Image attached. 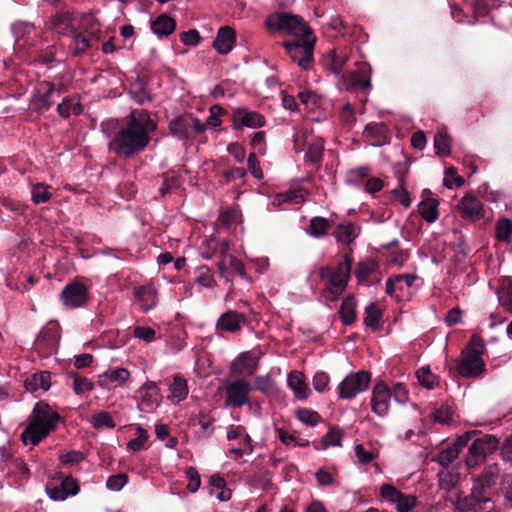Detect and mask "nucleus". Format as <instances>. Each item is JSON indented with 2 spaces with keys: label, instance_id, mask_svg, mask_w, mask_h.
<instances>
[{
  "label": "nucleus",
  "instance_id": "18",
  "mask_svg": "<svg viewBox=\"0 0 512 512\" xmlns=\"http://www.w3.org/2000/svg\"><path fill=\"white\" fill-rule=\"evenodd\" d=\"M391 398V389L384 381L375 384L371 395L372 411L378 416H386L389 411V401Z\"/></svg>",
  "mask_w": 512,
  "mask_h": 512
},
{
  "label": "nucleus",
  "instance_id": "55",
  "mask_svg": "<svg viewBox=\"0 0 512 512\" xmlns=\"http://www.w3.org/2000/svg\"><path fill=\"white\" fill-rule=\"evenodd\" d=\"M459 455V449L457 447L449 446L437 455L438 463L443 467H448Z\"/></svg>",
  "mask_w": 512,
  "mask_h": 512
},
{
  "label": "nucleus",
  "instance_id": "28",
  "mask_svg": "<svg viewBox=\"0 0 512 512\" xmlns=\"http://www.w3.org/2000/svg\"><path fill=\"white\" fill-rule=\"evenodd\" d=\"M408 172L407 167H403L401 164L395 166V174L398 179V186L392 190V194L397 198L399 203L407 208L411 204L410 194L405 188L406 174Z\"/></svg>",
  "mask_w": 512,
  "mask_h": 512
},
{
  "label": "nucleus",
  "instance_id": "35",
  "mask_svg": "<svg viewBox=\"0 0 512 512\" xmlns=\"http://www.w3.org/2000/svg\"><path fill=\"white\" fill-rule=\"evenodd\" d=\"M359 233L360 228L355 224L348 222L337 225L334 236L338 242L351 244L358 237Z\"/></svg>",
  "mask_w": 512,
  "mask_h": 512
},
{
  "label": "nucleus",
  "instance_id": "1",
  "mask_svg": "<svg viewBox=\"0 0 512 512\" xmlns=\"http://www.w3.org/2000/svg\"><path fill=\"white\" fill-rule=\"evenodd\" d=\"M265 27L270 34L285 32L287 36L292 37L291 40L282 42L286 54L304 69L312 66L316 37L301 17L285 12H274L265 19Z\"/></svg>",
  "mask_w": 512,
  "mask_h": 512
},
{
  "label": "nucleus",
  "instance_id": "45",
  "mask_svg": "<svg viewBox=\"0 0 512 512\" xmlns=\"http://www.w3.org/2000/svg\"><path fill=\"white\" fill-rule=\"evenodd\" d=\"M436 154L443 157L450 154V137L446 132L439 131L434 136Z\"/></svg>",
  "mask_w": 512,
  "mask_h": 512
},
{
  "label": "nucleus",
  "instance_id": "44",
  "mask_svg": "<svg viewBox=\"0 0 512 512\" xmlns=\"http://www.w3.org/2000/svg\"><path fill=\"white\" fill-rule=\"evenodd\" d=\"M382 318V312L376 303L369 304L365 309L364 324L367 327L375 329Z\"/></svg>",
  "mask_w": 512,
  "mask_h": 512
},
{
  "label": "nucleus",
  "instance_id": "14",
  "mask_svg": "<svg viewBox=\"0 0 512 512\" xmlns=\"http://www.w3.org/2000/svg\"><path fill=\"white\" fill-rule=\"evenodd\" d=\"M457 211L461 218L471 222H477L485 217L483 203L471 193H466L460 200Z\"/></svg>",
  "mask_w": 512,
  "mask_h": 512
},
{
  "label": "nucleus",
  "instance_id": "24",
  "mask_svg": "<svg viewBox=\"0 0 512 512\" xmlns=\"http://www.w3.org/2000/svg\"><path fill=\"white\" fill-rule=\"evenodd\" d=\"M140 392V406L143 410L153 409L159 406L161 401L160 390L157 384L153 381L145 382L139 390Z\"/></svg>",
  "mask_w": 512,
  "mask_h": 512
},
{
  "label": "nucleus",
  "instance_id": "23",
  "mask_svg": "<svg viewBox=\"0 0 512 512\" xmlns=\"http://www.w3.org/2000/svg\"><path fill=\"white\" fill-rule=\"evenodd\" d=\"M228 250V242L226 240H220L217 237L205 239L199 248L201 256L206 259H211L218 255L223 259V257H226Z\"/></svg>",
  "mask_w": 512,
  "mask_h": 512
},
{
  "label": "nucleus",
  "instance_id": "54",
  "mask_svg": "<svg viewBox=\"0 0 512 512\" xmlns=\"http://www.w3.org/2000/svg\"><path fill=\"white\" fill-rule=\"evenodd\" d=\"M278 435H279V439L281 440V442L283 444H285L286 446L292 445L294 447H296V446L308 447L310 445L309 440L298 438L295 435L289 434L288 432H286L282 429L278 430Z\"/></svg>",
  "mask_w": 512,
  "mask_h": 512
},
{
  "label": "nucleus",
  "instance_id": "48",
  "mask_svg": "<svg viewBox=\"0 0 512 512\" xmlns=\"http://www.w3.org/2000/svg\"><path fill=\"white\" fill-rule=\"evenodd\" d=\"M295 416L302 423L309 426H315L321 421L319 413L308 408H298L295 411Z\"/></svg>",
  "mask_w": 512,
  "mask_h": 512
},
{
  "label": "nucleus",
  "instance_id": "6",
  "mask_svg": "<svg viewBox=\"0 0 512 512\" xmlns=\"http://www.w3.org/2000/svg\"><path fill=\"white\" fill-rule=\"evenodd\" d=\"M353 265V257L351 254L343 255V262H340L336 268L324 266L319 270V277L327 279L328 285L331 287V293L336 296L341 294L347 287L350 279L351 269Z\"/></svg>",
  "mask_w": 512,
  "mask_h": 512
},
{
  "label": "nucleus",
  "instance_id": "50",
  "mask_svg": "<svg viewBox=\"0 0 512 512\" xmlns=\"http://www.w3.org/2000/svg\"><path fill=\"white\" fill-rule=\"evenodd\" d=\"M195 281L206 288H211L216 283L208 266H200L197 268Z\"/></svg>",
  "mask_w": 512,
  "mask_h": 512
},
{
  "label": "nucleus",
  "instance_id": "29",
  "mask_svg": "<svg viewBox=\"0 0 512 512\" xmlns=\"http://www.w3.org/2000/svg\"><path fill=\"white\" fill-rule=\"evenodd\" d=\"M363 136L372 145L380 146L388 141V129L384 123H369L365 126Z\"/></svg>",
  "mask_w": 512,
  "mask_h": 512
},
{
  "label": "nucleus",
  "instance_id": "43",
  "mask_svg": "<svg viewBox=\"0 0 512 512\" xmlns=\"http://www.w3.org/2000/svg\"><path fill=\"white\" fill-rule=\"evenodd\" d=\"M68 376L73 378V391L77 395L91 391L94 387L92 381L86 377L80 376L77 372L71 371L68 373Z\"/></svg>",
  "mask_w": 512,
  "mask_h": 512
},
{
  "label": "nucleus",
  "instance_id": "31",
  "mask_svg": "<svg viewBox=\"0 0 512 512\" xmlns=\"http://www.w3.org/2000/svg\"><path fill=\"white\" fill-rule=\"evenodd\" d=\"M287 383L289 388L294 392L296 399H307L310 390L305 382V376L300 371H291L288 375Z\"/></svg>",
  "mask_w": 512,
  "mask_h": 512
},
{
  "label": "nucleus",
  "instance_id": "60",
  "mask_svg": "<svg viewBox=\"0 0 512 512\" xmlns=\"http://www.w3.org/2000/svg\"><path fill=\"white\" fill-rule=\"evenodd\" d=\"M164 179L159 187V194L161 197H165L169 194L173 189L179 187V179L176 176H168L166 174L163 175Z\"/></svg>",
  "mask_w": 512,
  "mask_h": 512
},
{
  "label": "nucleus",
  "instance_id": "51",
  "mask_svg": "<svg viewBox=\"0 0 512 512\" xmlns=\"http://www.w3.org/2000/svg\"><path fill=\"white\" fill-rule=\"evenodd\" d=\"M512 236V221L508 218H501L496 224V237L501 241H509Z\"/></svg>",
  "mask_w": 512,
  "mask_h": 512
},
{
  "label": "nucleus",
  "instance_id": "25",
  "mask_svg": "<svg viewBox=\"0 0 512 512\" xmlns=\"http://www.w3.org/2000/svg\"><path fill=\"white\" fill-rule=\"evenodd\" d=\"M130 377L126 368L108 369L99 376L98 384L106 389L123 385Z\"/></svg>",
  "mask_w": 512,
  "mask_h": 512
},
{
  "label": "nucleus",
  "instance_id": "42",
  "mask_svg": "<svg viewBox=\"0 0 512 512\" xmlns=\"http://www.w3.org/2000/svg\"><path fill=\"white\" fill-rule=\"evenodd\" d=\"M324 147L320 142L309 143L305 154V160L315 166H320L323 158Z\"/></svg>",
  "mask_w": 512,
  "mask_h": 512
},
{
  "label": "nucleus",
  "instance_id": "2",
  "mask_svg": "<svg viewBox=\"0 0 512 512\" xmlns=\"http://www.w3.org/2000/svg\"><path fill=\"white\" fill-rule=\"evenodd\" d=\"M157 130V123L144 109H135L127 116L125 124L114 134L108 149L117 156L130 159L143 152L151 142V133Z\"/></svg>",
  "mask_w": 512,
  "mask_h": 512
},
{
  "label": "nucleus",
  "instance_id": "57",
  "mask_svg": "<svg viewBox=\"0 0 512 512\" xmlns=\"http://www.w3.org/2000/svg\"><path fill=\"white\" fill-rule=\"evenodd\" d=\"M433 418L435 422L441 423V424H450L452 419V411L448 405L442 404L440 407L435 408L433 413Z\"/></svg>",
  "mask_w": 512,
  "mask_h": 512
},
{
  "label": "nucleus",
  "instance_id": "4",
  "mask_svg": "<svg viewBox=\"0 0 512 512\" xmlns=\"http://www.w3.org/2000/svg\"><path fill=\"white\" fill-rule=\"evenodd\" d=\"M485 351L482 338L473 334L468 344L462 349L461 357L457 362L456 370L464 378H476L485 372V362L481 355Z\"/></svg>",
  "mask_w": 512,
  "mask_h": 512
},
{
  "label": "nucleus",
  "instance_id": "8",
  "mask_svg": "<svg viewBox=\"0 0 512 512\" xmlns=\"http://www.w3.org/2000/svg\"><path fill=\"white\" fill-rule=\"evenodd\" d=\"M371 381V373L367 370H360L348 374L339 384V397L341 399L351 400L358 393L368 389Z\"/></svg>",
  "mask_w": 512,
  "mask_h": 512
},
{
  "label": "nucleus",
  "instance_id": "63",
  "mask_svg": "<svg viewBox=\"0 0 512 512\" xmlns=\"http://www.w3.org/2000/svg\"><path fill=\"white\" fill-rule=\"evenodd\" d=\"M391 397L400 404H404L409 399V393L405 385L402 383H395L391 389Z\"/></svg>",
  "mask_w": 512,
  "mask_h": 512
},
{
  "label": "nucleus",
  "instance_id": "11",
  "mask_svg": "<svg viewBox=\"0 0 512 512\" xmlns=\"http://www.w3.org/2000/svg\"><path fill=\"white\" fill-rule=\"evenodd\" d=\"M380 496L395 504L397 512H410L418 505L415 495L405 494L389 483L380 487Z\"/></svg>",
  "mask_w": 512,
  "mask_h": 512
},
{
  "label": "nucleus",
  "instance_id": "21",
  "mask_svg": "<svg viewBox=\"0 0 512 512\" xmlns=\"http://www.w3.org/2000/svg\"><path fill=\"white\" fill-rule=\"evenodd\" d=\"M247 319L244 314L229 310L223 313L216 322L218 331L236 333L243 325H246Z\"/></svg>",
  "mask_w": 512,
  "mask_h": 512
},
{
  "label": "nucleus",
  "instance_id": "13",
  "mask_svg": "<svg viewBox=\"0 0 512 512\" xmlns=\"http://www.w3.org/2000/svg\"><path fill=\"white\" fill-rule=\"evenodd\" d=\"M501 469L497 463L486 465L480 474L472 476V487L483 494L491 496V490L494 488L500 478Z\"/></svg>",
  "mask_w": 512,
  "mask_h": 512
},
{
  "label": "nucleus",
  "instance_id": "20",
  "mask_svg": "<svg viewBox=\"0 0 512 512\" xmlns=\"http://www.w3.org/2000/svg\"><path fill=\"white\" fill-rule=\"evenodd\" d=\"M379 271V264L372 258L357 263L354 274L360 284L371 286L380 282V277L375 278Z\"/></svg>",
  "mask_w": 512,
  "mask_h": 512
},
{
  "label": "nucleus",
  "instance_id": "38",
  "mask_svg": "<svg viewBox=\"0 0 512 512\" xmlns=\"http://www.w3.org/2000/svg\"><path fill=\"white\" fill-rule=\"evenodd\" d=\"M12 32L15 35V44L17 47L30 48L32 44L28 43V38H26V36H29L32 32L35 33L33 25L28 23H15L12 25Z\"/></svg>",
  "mask_w": 512,
  "mask_h": 512
},
{
  "label": "nucleus",
  "instance_id": "22",
  "mask_svg": "<svg viewBox=\"0 0 512 512\" xmlns=\"http://www.w3.org/2000/svg\"><path fill=\"white\" fill-rule=\"evenodd\" d=\"M236 32L230 26H221L213 41V48L221 55L228 54L234 47Z\"/></svg>",
  "mask_w": 512,
  "mask_h": 512
},
{
  "label": "nucleus",
  "instance_id": "9",
  "mask_svg": "<svg viewBox=\"0 0 512 512\" xmlns=\"http://www.w3.org/2000/svg\"><path fill=\"white\" fill-rule=\"evenodd\" d=\"M60 340L59 328L55 324L42 328L34 341L33 348L42 358H48L56 353Z\"/></svg>",
  "mask_w": 512,
  "mask_h": 512
},
{
  "label": "nucleus",
  "instance_id": "34",
  "mask_svg": "<svg viewBox=\"0 0 512 512\" xmlns=\"http://www.w3.org/2000/svg\"><path fill=\"white\" fill-rule=\"evenodd\" d=\"M176 29V21L167 14H161L151 22V30L160 37L169 36Z\"/></svg>",
  "mask_w": 512,
  "mask_h": 512
},
{
  "label": "nucleus",
  "instance_id": "47",
  "mask_svg": "<svg viewBox=\"0 0 512 512\" xmlns=\"http://www.w3.org/2000/svg\"><path fill=\"white\" fill-rule=\"evenodd\" d=\"M56 48L54 45L47 47L46 49H42L39 51L33 58V63H38L41 65L50 68L51 65L55 62L56 58Z\"/></svg>",
  "mask_w": 512,
  "mask_h": 512
},
{
  "label": "nucleus",
  "instance_id": "16",
  "mask_svg": "<svg viewBox=\"0 0 512 512\" xmlns=\"http://www.w3.org/2000/svg\"><path fill=\"white\" fill-rule=\"evenodd\" d=\"M256 371V355L252 351H246L231 363L229 375L232 378L244 379L252 376Z\"/></svg>",
  "mask_w": 512,
  "mask_h": 512
},
{
  "label": "nucleus",
  "instance_id": "56",
  "mask_svg": "<svg viewBox=\"0 0 512 512\" xmlns=\"http://www.w3.org/2000/svg\"><path fill=\"white\" fill-rule=\"evenodd\" d=\"M32 200L35 204L46 203L51 198V193L48 191V186L42 183L36 184L32 188Z\"/></svg>",
  "mask_w": 512,
  "mask_h": 512
},
{
  "label": "nucleus",
  "instance_id": "61",
  "mask_svg": "<svg viewBox=\"0 0 512 512\" xmlns=\"http://www.w3.org/2000/svg\"><path fill=\"white\" fill-rule=\"evenodd\" d=\"M133 334L136 338L150 343L156 338V331L148 326H135Z\"/></svg>",
  "mask_w": 512,
  "mask_h": 512
},
{
  "label": "nucleus",
  "instance_id": "53",
  "mask_svg": "<svg viewBox=\"0 0 512 512\" xmlns=\"http://www.w3.org/2000/svg\"><path fill=\"white\" fill-rule=\"evenodd\" d=\"M342 432L337 427H331L329 431L323 436L321 444L322 448H328L329 446H340L342 441Z\"/></svg>",
  "mask_w": 512,
  "mask_h": 512
},
{
  "label": "nucleus",
  "instance_id": "5",
  "mask_svg": "<svg viewBox=\"0 0 512 512\" xmlns=\"http://www.w3.org/2000/svg\"><path fill=\"white\" fill-rule=\"evenodd\" d=\"M168 130L172 137L187 143L193 140L196 135L204 133L206 126L192 113H184L169 121Z\"/></svg>",
  "mask_w": 512,
  "mask_h": 512
},
{
  "label": "nucleus",
  "instance_id": "7",
  "mask_svg": "<svg viewBox=\"0 0 512 512\" xmlns=\"http://www.w3.org/2000/svg\"><path fill=\"white\" fill-rule=\"evenodd\" d=\"M339 84L348 92L366 93L371 87V66L367 63H358L355 70L341 75Z\"/></svg>",
  "mask_w": 512,
  "mask_h": 512
},
{
  "label": "nucleus",
  "instance_id": "32",
  "mask_svg": "<svg viewBox=\"0 0 512 512\" xmlns=\"http://www.w3.org/2000/svg\"><path fill=\"white\" fill-rule=\"evenodd\" d=\"M307 195L308 191L305 188L290 189L277 194L271 204L274 207H278L284 203L300 204L305 201Z\"/></svg>",
  "mask_w": 512,
  "mask_h": 512
},
{
  "label": "nucleus",
  "instance_id": "52",
  "mask_svg": "<svg viewBox=\"0 0 512 512\" xmlns=\"http://www.w3.org/2000/svg\"><path fill=\"white\" fill-rule=\"evenodd\" d=\"M91 424L95 429H101L103 427L113 429L115 427L114 420L106 411H101L93 415L91 418Z\"/></svg>",
  "mask_w": 512,
  "mask_h": 512
},
{
  "label": "nucleus",
  "instance_id": "59",
  "mask_svg": "<svg viewBox=\"0 0 512 512\" xmlns=\"http://www.w3.org/2000/svg\"><path fill=\"white\" fill-rule=\"evenodd\" d=\"M128 482V476L124 473H119L115 475H111L106 482V486L109 490L119 491L121 490Z\"/></svg>",
  "mask_w": 512,
  "mask_h": 512
},
{
  "label": "nucleus",
  "instance_id": "3",
  "mask_svg": "<svg viewBox=\"0 0 512 512\" xmlns=\"http://www.w3.org/2000/svg\"><path fill=\"white\" fill-rule=\"evenodd\" d=\"M60 415L44 403L38 402L33 408L29 422L21 433V441L33 446L38 445L44 438L57 428Z\"/></svg>",
  "mask_w": 512,
  "mask_h": 512
},
{
  "label": "nucleus",
  "instance_id": "15",
  "mask_svg": "<svg viewBox=\"0 0 512 512\" xmlns=\"http://www.w3.org/2000/svg\"><path fill=\"white\" fill-rule=\"evenodd\" d=\"M251 390L250 384L245 379H237L225 388V403L228 406L242 407L248 401V394Z\"/></svg>",
  "mask_w": 512,
  "mask_h": 512
},
{
  "label": "nucleus",
  "instance_id": "41",
  "mask_svg": "<svg viewBox=\"0 0 512 512\" xmlns=\"http://www.w3.org/2000/svg\"><path fill=\"white\" fill-rule=\"evenodd\" d=\"M331 222L321 216H315L310 220V234L313 237H321L327 234V231L331 228Z\"/></svg>",
  "mask_w": 512,
  "mask_h": 512
},
{
  "label": "nucleus",
  "instance_id": "49",
  "mask_svg": "<svg viewBox=\"0 0 512 512\" xmlns=\"http://www.w3.org/2000/svg\"><path fill=\"white\" fill-rule=\"evenodd\" d=\"M170 391L174 398L182 401L187 397L188 388L186 380L181 376H175L173 383L170 385Z\"/></svg>",
  "mask_w": 512,
  "mask_h": 512
},
{
  "label": "nucleus",
  "instance_id": "40",
  "mask_svg": "<svg viewBox=\"0 0 512 512\" xmlns=\"http://www.w3.org/2000/svg\"><path fill=\"white\" fill-rule=\"evenodd\" d=\"M72 43L70 48L73 51V55L79 56L85 53L91 46V37L87 36L83 32H77L76 30L71 32Z\"/></svg>",
  "mask_w": 512,
  "mask_h": 512
},
{
  "label": "nucleus",
  "instance_id": "37",
  "mask_svg": "<svg viewBox=\"0 0 512 512\" xmlns=\"http://www.w3.org/2000/svg\"><path fill=\"white\" fill-rule=\"evenodd\" d=\"M232 122L235 129L245 127H256V113L247 112L245 108H237L232 114Z\"/></svg>",
  "mask_w": 512,
  "mask_h": 512
},
{
  "label": "nucleus",
  "instance_id": "27",
  "mask_svg": "<svg viewBox=\"0 0 512 512\" xmlns=\"http://www.w3.org/2000/svg\"><path fill=\"white\" fill-rule=\"evenodd\" d=\"M431 192L428 189L423 191V199L418 205V211L421 217L428 223L435 222L439 217L438 206L439 201L434 198L426 197Z\"/></svg>",
  "mask_w": 512,
  "mask_h": 512
},
{
  "label": "nucleus",
  "instance_id": "30",
  "mask_svg": "<svg viewBox=\"0 0 512 512\" xmlns=\"http://www.w3.org/2000/svg\"><path fill=\"white\" fill-rule=\"evenodd\" d=\"M347 60L346 53L332 49L323 57L322 64L327 71L338 75L343 71Z\"/></svg>",
  "mask_w": 512,
  "mask_h": 512
},
{
  "label": "nucleus",
  "instance_id": "10",
  "mask_svg": "<svg viewBox=\"0 0 512 512\" xmlns=\"http://www.w3.org/2000/svg\"><path fill=\"white\" fill-rule=\"evenodd\" d=\"M492 505V497L483 494L474 487H471L470 494L463 497L458 496L454 502L457 512H483Z\"/></svg>",
  "mask_w": 512,
  "mask_h": 512
},
{
  "label": "nucleus",
  "instance_id": "12",
  "mask_svg": "<svg viewBox=\"0 0 512 512\" xmlns=\"http://www.w3.org/2000/svg\"><path fill=\"white\" fill-rule=\"evenodd\" d=\"M55 91L54 83L45 80L40 82L30 99V108L38 114L47 112L54 104Z\"/></svg>",
  "mask_w": 512,
  "mask_h": 512
},
{
  "label": "nucleus",
  "instance_id": "62",
  "mask_svg": "<svg viewBox=\"0 0 512 512\" xmlns=\"http://www.w3.org/2000/svg\"><path fill=\"white\" fill-rule=\"evenodd\" d=\"M308 132L306 130H297L293 134V146L296 153H300L304 150L308 144Z\"/></svg>",
  "mask_w": 512,
  "mask_h": 512
},
{
  "label": "nucleus",
  "instance_id": "17",
  "mask_svg": "<svg viewBox=\"0 0 512 512\" xmlns=\"http://www.w3.org/2000/svg\"><path fill=\"white\" fill-rule=\"evenodd\" d=\"M63 304L70 308L83 306L88 300V291L85 284L72 282L66 285L61 292Z\"/></svg>",
  "mask_w": 512,
  "mask_h": 512
},
{
  "label": "nucleus",
  "instance_id": "36",
  "mask_svg": "<svg viewBox=\"0 0 512 512\" xmlns=\"http://www.w3.org/2000/svg\"><path fill=\"white\" fill-rule=\"evenodd\" d=\"M339 315L344 325H352L356 320V300L352 295L346 296L340 306Z\"/></svg>",
  "mask_w": 512,
  "mask_h": 512
},
{
  "label": "nucleus",
  "instance_id": "58",
  "mask_svg": "<svg viewBox=\"0 0 512 512\" xmlns=\"http://www.w3.org/2000/svg\"><path fill=\"white\" fill-rule=\"evenodd\" d=\"M138 436L128 442V449L133 451H140L145 447V443L148 441V432L141 426L137 427Z\"/></svg>",
  "mask_w": 512,
  "mask_h": 512
},
{
  "label": "nucleus",
  "instance_id": "33",
  "mask_svg": "<svg viewBox=\"0 0 512 512\" xmlns=\"http://www.w3.org/2000/svg\"><path fill=\"white\" fill-rule=\"evenodd\" d=\"M217 267L221 276H225L226 271L230 269L231 272L239 275L240 277H246L244 264L236 257L228 254V252L226 253V257H223V259H220L217 262Z\"/></svg>",
  "mask_w": 512,
  "mask_h": 512
},
{
  "label": "nucleus",
  "instance_id": "19",
  "mask_svg": "<svg viewBox=\"0 0 512 512\" xmlns=\"http://www.w3.org/2000/svg\"><path fill=\"white\" fill-rule=\"evenodd\" d=\"M476 435H478V437H476L469 446V453L471 455L485 458L488 454L497 450L500 442L494 435L482 434L480 431H478Z\"/></svg>",
  "mask_w": 512,
  "mask_h": 512
},
{
  "label": "nucleus",
  "instance_id": "46",
  "mask_svg": "<svg viewBox=\"0 0 512 512\" xmlns=\"http://www.w3.org/2000/svg\"><path fill=\"white\" fill-rule=\"evenodd\" d=\"M416 376L419 383L429 390L433 389L438 382V377L431 372L429 366L418 369Z\"/></svg>",
  "mask_w": 512,
  "mask_h": 512
},
{
  "label": "nucleus",
  "instance_id": "26",
  "mask_svg": "<svg viewBox=\"0 0 512 512\" xmlns=\"http://www.w3.org/2000/svg\"><path fill=\"white\" fill-rule=\"evenodd\" d=\"M133 296L140 303L143 312H147L157 305V291L152 286L141 285L134 287Z\"/></svg>",
  "mask_w": 512,
  "mask_h": 512
},
{
  "label": "nucleus",
  "instance_id": "39",
  "mask_svg": "<svg viewBox=\"0 0 512 512\" xmlns=\"http://www.w3.org/2000/svg\"><path fill=\"white\" fill-rule=\"evenodd\" d=\"M51 374L48 371H42L40 373L33 374L30 378L25 381L27 390L35 391L39 388L48 390L51 386Z\"/></svg>",
  "mask_w": 512,
  "mask_h": 512
},
{
  "label": "nucleus",
  "instance_id": "64",
  "mask_svg": "<svg viewBox=\"0 0 512 512\" xmlns=\"http://www.w3.org/2000/svg\"><path fill=\"white\" fill-rule=\"evenodd\" d=\"M499 303L512 314V284L506 286L502 292H498Z\"/></svg>",
  "mask_w": 512,
  "mask_h": 512
}]
</instances>
